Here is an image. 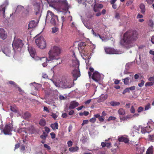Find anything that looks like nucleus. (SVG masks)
Segmentation results:
<instances>
[{"instance_id":"obj_1","label":"nucleus","mask_w":154,"mask_h":154,"mask_svg":"<svg viewBox=\"0 0 154 154\" xmlns=\"http://www.w3.org/2000/svg\"><path fill=\"white\" fill-rule=\"evenodd\" d=\"M139 34L136 30L130 29L126 32L123 35L120 41L121 45L125 46H131L138 39Z\"/></svg>"},{"instance_id":"obj_2","label":"nucleus","mask_w":154,"mask_h":154,"mask_svg":"<svg viewBox=\"0 0 154 154\" xmlns=\"http://www.w3.org/2000/svg\"><path fill=\"white\" fill-rule=\"evenodd\" d=\"M79 50L82 57L84 59H86L89 55L88 51L89 46L86 42H81L78 44Z\"/></svg>"},{"instance_id":"obj_3","label":"nucleus","mask_w":154,"mask_h":154,"mask_svg":"<svg viewBox=\"0 0 154 154\" xmlns=\"http://www.w3.org/2000/svg\"><path fill=\"white\" fill-rule=\"evenodd\" d=\"M61 51V49L58 47L54 46L51 48L48 53L49 58L50 60L60 59L59 55Z\"/></svg>"},{"instance_id":"obj_4","label":"nucleus","mask_w":154,"mask_h":154,"mask_svg":"<svg viewBox=\"0 0 154 154\" xmlns=\"http://www.w3.org/2000/svg\"><path fill=\"white\" fill-rule=\"evenodd\" d=\"M50 19V23L53 25L57 26L60 25L58 16L54 15L51 11L48 10L47 11L46 20H49Z\"/></svg>"},{"instance_id":"obj_5","label":"nucleus","mask_w":154,"mask_h":154,"mask_svg":"<svg viewBox=\"0 0 154 154\" xmlns=\"http://www.w3.org/2000/svg\"><path fill=\"white\" fill-rule=\"evenodd\" d=\"M35 40L36 45L40 49H43L46 47V41L43 36H40L36 38Z\"/></svg>"},{"instance_id":"obj_6","label":"nucleus","mask_w":154,"mask_h":154,"mask_svg":"<svg viewBox=\"0 0 154 154\" xmlns=\"http://www.w3.org/2000/svg\"><path fill=\"white\" fill-rule=\"evenodd\" d=\"M60 83L62 87L64 88H70L72 86L71 79H69L67 77L63 78Z\"/></svg>"},{"instance_id":"obj_7","label":"nucleus","mask_w":154,"mask_h":154,"mask_svg":"<svg viewBox=\"0 0 154 154\" xmlns=\"http://www.w3.org/2000/svg\"><path fill=\"white\" fill-rule=\"evenodd\" d=\"M59 6L58 8L65 11H67L69 8V4L66 0H60L59 1Z\"/></svg>"},{"instance_id":"obj_8","label":"nucleus","mask_w":154,"mask_h":154,"mask_svg":"<svg viewBox=\"0 0 154 154\" xmlns=\"http://www.w3.org/2000/svg\"><path fill=\"white\" fill-rule=\"evenodd\" d=\"M13 124L12 123L6 124L3 129L2 131L5 135H11L13 130Z\"/></svg>"},{"instance_id":"obj_9","label":"nucleus","mask_w":154,"mask_h":154,"mask_svg":"<svg viewBox=\"0 0 154 154\" xmlns=\"http://www.w3.org/2000/svg\"><path fill=\"white\" fill-rule=\"evenodd\" d=\"M22 40L19 39H17L14 40L12 44V47L14 49L21 48L23 46Z\"/></svg>"},{"instance_id":"obj_10","label":"nucleus","mask_w":154,"mask_h":154,"mask_svg":"<svg viewBox=\"0 0 154 154\" xmlns=\"http://www.w3.org/2000/svg\"><path fill=\"white\" fill-rule=\"evenodd\" d=\"M72 76L74 78V81H75L80 76V72L79 69H74L72 72Z\"/></svg>"},{"instance_id":"obj_11","label":"nucleus","mask_w":154,"mask_h":154,"mask_svg":"<svg viewBox=\"0 0 154 154\" xmlns=\"http://www.w3.org/2000/svg\"><path fill=\"white\" fill-rule=\"evenodd\" d=\"M105 50L107 54H119V52L113 48H105Z\"/></svg>"},{"instance_id":"obj_12","label":"nucleus","mask_w":154,"mask_h":154,"mask_svg":"<svg viewBox=\"0 0 154 154\" xmlns=\"http://www.w3.org/2000/svg\"><path fill=\"white\" fill-rule=\"evenodd\" d=\"M92 79L96 82H98L100 79V75L98 72H94L92 76Z\"/></svg>"},{"instance_id":"obj_13","label":"nucleus","mask_w":154,"mask_h":154,"mask_svg":"<svg viewBox=\"0 0 154 154\" xmlns=\"http://www.w3.org/2000/svg\"><path fill=\"white\" fill-rule=\"evenodd\" d=\"M28 50L31 56L33 58L35 57L36 51L35 49L31 46L28 47Z\"/></svg>"},{"instance_id":"obj_14","label":"nucleus","mask_w":154,"mask_h":154,"mask_svg":"<svg viewBox=\"0 0 154 154\" xmlns=\"http://www.w3.org/2000/svg\"><path fill=\"white\" fill-rule=\"evenodd\" d=\"M79 105V103L75 101H71L69 104L68 109L70 110L74 109Z\"/></svg>"},{"instance_id":"obj_15","label":"nucleus","mask_w":154,"mask_h":154,"mask_svg":"<svg viewBox=\"0 0 154 154\" xmlns=\"http://www.w3.org/2000/svg\"><path fill=\"white\" fill-rule=\"evenodd\" d=\"M7 37V33H6L5 30L2 28L0 29V38L3 39H5Z\"/></svg>"},{"instance_id":"obj_16","label":"nucleus","mask_w":154,"mask_h":154,"mask_svg":"<svg viewBox=\"0 0 154 154\" xmlns=\"http://www.w3.org/2000/svg\"><path fill=\"white\" fill-rule=\"evenodd\" d=\"M152 128L150 126H147L142 128H141V132L143 134H145L146 133H149L152 131Z\"/></svg>"},{"instance_id":"obj_17","label":"nucleus","mask_w":154,"mask_h":154,"mask_svg":"<svg viewBox=\"0 0 154 154\" xmlns=\"http://www.w3.org/2000/svg\"><path fill=\"white\" fill-rule=\"evenodd\" d=\"M72 66L75 68L74 69H78L79 66V62L77 59H75L72 61Z\"/></svg>"},{"instance_id":"obj_18","label":"nucleus","mask_w":154,"mask_h":154,"mask_svg":"<svg viewBox=\"0 0 154 154\" xmlns=\"http://www.w3.org/2000/svg\"><path fill=\"white\" fill-rule=\"evenodd\" d=\"M3 52L6 55L9 56L11 54V50L8 48H5L2 50Z\"/></svg>"},{"instance_id":"obj_19","label":"nucleus","mask_w":154,"mask_h":154,"mask_svg":"<svg viewBox=\"0 0 154 154\" xmlns=\"http://www.w3.org/2000/svg\"><path fill=\"white\" fill-rule=\"evenodd\" d=\"M118 140L120 142H124L126 143H128L129 141L128 138L123 137H119Z\"/></svg>"},{"instance_id":"obj_20","label":"nucleus","mask_w":154,"mask_h":154,"mask_svg":"<svg viewBox=\"0 0 154 154\" xmlns=\"http://www.w3.org/2000/svg\"><path fill=\"white\" fill-rule=\"evenodd\" d=\"M36 24L35 21L34 20H32L30 22L28 25L29 28L32 29L35 27V26Z\"/></svg>"},{"instance_id":"obj_21","label":"nucleus","mask_w":154,"mask_h":154,"mask_svg":"<svg viewBox=\"0 0 154 154\" xmlns=\"http://www.w3.org/2000/svg\"><path fill=\"white\" fill-rule=\"evenodd\" d=\"M24 8L21 5H19L17 6L16 12L17 13L22 12L23 11Z\"/></svg>"},{"instance_id":"obj_22","label":"nucleus","mask_w":154,"mask_h":154,"mask_svg":"<svg viewBox=\"0 0 154 154\" xmlns=\"http://www.w3.org/2000/svg\"><path fill=\"white\" fill-rule=\"evenodd\" d=\"M153 147L152 146L149 147L147 149L146 154H153Z\"/></svg>"},{"instance_id":"obj_23","label":"nucleus","mask_w":154,"mask_h":154,"mask_svg":"<svg viewBox=\"0 0 154 154\" xmlns=\"http://www.w3.org/2000/svg\"><path fill=\"white\" fill-rule=\"evenodd\" d=\"M140 8L141 9V12L143 14H145L146 9L145 6L143 4H141L140 6Z\"/></svg>"},{"instance_id":"obj_24","label":"nucleus","mask_w":154,"mask_h":154,"mask_svg":"<svg viewBox=\"0 0 154 154\" xmlns=\"http://www.w3.org/2000/svg\"><path fill=\"white\" fill-rule=\"evenodd\" d=\"M29 15V12L27 10L23 11L21 13V17L23 18H25Z\"/></svg>"},{"instance_id":"obj_25","label":"nucleus","mask_w":154,"mask_h":154,"mask_svg":"<svg viewBox=\"0 0 154 154\" xmlns=\"http://www.w3.org/2000/svg\"><path fill=\"white\" fill-rule=\"evenodd\" d=\"M125 110L122 108L119 109L118 111L119 114L122 116H124L125 115Z\"/></svg>"},{"instance_id":"obj_26","label":"nucleus","mask_w":154,"mask_h":154,"mask_svg":"<svg viewBox=\"0 0 154 154\" xmlns=\"http://www.w3.org/2000/svg\"><path fill=\"white\" fill-rule=\"evenodd\" d=\"M51 127L53 130L58 129V125L57 122H55L54 124H52L51 125Z\"/></svg>"},{"instance_id":"obj_27","label":"nucleus","mask_w":154,"mask_h":154,"mask_svg":"<svg viewBox=\"0 0 154 154\" xmlns=\"http://www.w3.org/2000/svg\"><path fill=\"white\" fill-rule=\"evenodd\" d=\"M79 149L78 147L76 146L75 147H71L69 148V150L72 152L77 151Z\"/></svg>"},{"instance_id":"obj_28","label":"nucleus","mask_w":154,"mask_h":154,"mask_svg":"<svg viewBox=\"0 0 154 154\" xmlns=\"http://www.w3.org/2000/svg\"><path fill=\"white\" fill-rule=\"evenodd\" d=\"M110 105L112 106H116L119 105L120 103L119 102L112 101L110 102Z\"/></svg>"},{"instance_id":"obj_29","label":"nucleus","mask_w":154,"mask_h":154,"mask_svg":"<svg viewBox=\"0 0 154 154\" xmlns=\"http://www.w3.org/2000/svg\"><path fill=\"white\" fill-rule=\"evenodd\" d=\"M39 124L42 126H45L46 125V122L44 119L42 118L40 120Z\"/></svg>"},{"instance_id":"obj_30","label":"nucleus","mask_w":154,"mask_h":154,"mask_svg":"<svg viewBox=\"0 0 154 154\" xmlns=\"http://www.w3.org/2000/svg\"><path fill=\"white\" fill-rule=\"evenodd\" d=\"M30 116V113L27 112H26L23 115V117L25 119H28Z\"/></svg>"},{"instance_id":"obj_31","label":"nucleus","mask_w":154,"mask_h":154,"mask_svg":"<svg viewBox=\"0 0 154 154\" xmlns=\"http://www.w3.org/2000/svg\"><path fill=\"white\" fill-rule=\"evenodd\" d=\"M42 59H44L45 60H46V62H44L42 63V66L44 67H45L46 66H47V61H51V60H50V59H49V60H48L47 59V58L46 57H43L42 58Z\"/></svg>"},{"instance_id":"obj_32","label":"nucleus","mask_w":154,"mask_h":154,"mask_svg":"<svg viewBox=\"0 0 154 154\" xmlns=\"http://www.w3.org/2000/svg\"><path fill=\"white\" fill-rule=\"evenodd\" d=\"M52 33H55L58 32L59 29L56 27H54L52 28Z\"/></svg>"},{"instance_id":"obj_33","label":"nucleus","mask_w":154,"mask_h":154,"mask_svg":"<svg viewBox=\"0 0 154 154\" xmlns=\"http://www.w3.org/2000/svg\"><path fill=\"white\" fill-rule=\"evenodd\" d=\"M124 80V84L125 85H127L128 84L129 81V79L128 77H127L125 78L124 79H123Z\"/></svg>"},{"instance_id":"obj_34","label":"nucleus","mask_w":154,"mask_h":154,"mask_svg":"<svg viewBox=\"0 0 154 154\" xmlns=\"http://www.w3.org/2000/svg\"><path fill=\"white\" fill-rule=\"evenodd\" d=\"M148 25L151 27H152L154 25V23L152 20H149L148 22Z\"/></svg>"},{"instance_id":"obj_35","label":"nucleus","mask_w":154,"mask_h":154,"mask_svg":"<svg viewBox=\"0 0 154 154\" xmlns=\"http://www.w3.org/2000/svg\"><path fill=\"white\" fill-rule=\"evenodd\" d=\"M47 135L46 134L45 132H44L43 133V134L40 136V137L42 139L45 140L47 137Z\"/></svg>"},{"instance_id":"obj_36","label":"nucleus","mask_w":154,"mask_h":154,"mask_svg":"<svg viewBox=\"0 0 154 154\" xmlns=\"http://www.w3.org/2000/svg\"><path fill=\"white\" fill-rule=\"evenodd\" d=\"M148 138L150 140L153 141L154 140V135H149L148 136Z\"/></svg>"},{"instance_id":"obj_37","label":"nucleus","mask_w":154,"mask_h":154,"mask_svg":"<svg viewBox=\"0 0 154 154\" xmlns=\"http://www.w3.org/2000/svg\"><path fill=\"white\" fill-rule=\"evenodd\" d=\"M130 92V91L129 89L128 88H125L123 91L122 92V94H125L127 92L129 93Z\"/></svg>"},{"instance_id":"obj_38","label":"nucleus","mask_w":154,"mask_h":154,"mask_svg":"<svg viewBox=\"0 0 154 154\" xmlns=\"http://www.w3.org/2000/svg\"><path fill=\"white\" fill-rule=\"evenodd\" d=\"M116 119V118L114 116H110L107 119L108 121H110L111 120H114Z\"/></svg>"},{"instance_id":"obj_39","label":"nucleus","mask_w":154,"mask_h":154,"mask_svg":"<svg viewBox=\"0 0 154 154\" xmlns=\"http://www.w3.org/2000/svg\"><path fill=\"white\" fill-rule=\"evenodd\" d=\"M145 83V82L143 80L141 81V82L138 84V85L140 87H142L144 85Z\"/></svg>"},{"instance_id":"obj_40","label":"nucleus","mask_w":154,"mask_h":154,"mask_svg":"<svg viewBox=\"0 0 154 154\" xmlns=\"http://www.w3.org/2000/svg\"><path fill=\"white\" fill-rule=\"evenodd\" d=\"M67 144L68 147H70L72 145V142L71 140H69L67 142Z\"/></svg>"},{"instance_id":"obj_41","label":"nucleus","mask_w":154,"mask_h":154,"mask_svg":"<svg viewBox=\"0 0 154 154\" xmlns=\"http://www.w3.org/2000/svg\"><path fill=\"white\" fill-rule=\"evenodd\" d=\"M99 120L100 122H103V121H104V117L102 116H100V117L99 118Z\"/></svg>"},{"instance_id":"obj_42","label":"nucleus","mask_w":154,"mask_h":154,"mask_svg":"<svg viewBox=\"0 0 154 154\" xmlns=\"http://www.w3.org/2000/svg\"><path fill=\"white\" fill-rule=\"evenodd\" d=\"M150 108V104L148 103L147 105L145 106V110H147Z\"/></svg>"},{"instance_id":"obj_43","label":"nucleus","mask_w":154,"mask_h":154,"mask_svg":"<svg viewBox=\"0 0 154 154\" xmlns=\"http://www.w3.org/2000/svg\"><path fill=\"white\" fill-rule=\"evenodd\" d=\"M93 10L94 11L96 12H97L99 11V9L98 8H97L95 5L94 6Z\"/></svg>"},{"instance_id":"obj_44","label":"nucleus","mask_w":154,"mask_h":154,"mask_svg":"<svg viewBox=\"0 0 154 154\" xmlns=\"http://www.w3.org/2000/svg\"><path fill=\"white\" fill-rule=\"evenodd\" d=\"M96 120V119H95L94 117H93V118H92L91 119H90L89 120V121L92 123H94L95 122Z\"/></svg>"},{"instance_id":"obj_45","label":"nucleus","mask_w":154,"mask_h":154,"mask_svg":"<svg viewBox=\"0 0 154 154\" xmlns=\"http://www.w3.org/2000/svg\"><path fill=\"white\" fill-rule=\"evenodd\" d=\"M97 8H98L99 9L102 8H103V6L102 4H99V5H95Z\"/></svg>"},{"instance_id":"obj_46","label":"nucleus","mask_w":154,"mask_h":154,"mask_svg":"<svg viewBox=\"0 0 154 154\" xmlns=\"http://www.w3.org/2000/svg\"><path fill=\"white\" fill-rule=\"evenodd\" d=\"M89 122L88 120H85L83 121V122L82 124V126H83L84 125L87 124Z\"/></svg>"},{"instance_id":"obj_47","label":"nucleus","mask_w":154,"mask_h":154,"mask_svg":"<svg viewBox=\"0 0 154 154\" xmlns=\"http://www.w3.org/2000/svg\"><path fill=\"white\" fill-rule=\"evenodd\" d=\"M146 2L149 5L152 4L154 2V0H146Z\"/></svg>"},{"instance_id":"obj_48","label":"nucleus","mask_w":154,"mask_h":154,"mask_svg":"<svg viewBox=\"0 0 154 154\" xmlns=\"http://www.w3.org/2000/svg\"><path fill=\"white\" fill-rule=\"evenodd\" d=\"M112 5V8L114 9H116L117 7V5L116 3H114L111 4Z\"/></svg>"},{"instance_id":"obj_49","label":"nucleus","mask_w":154,"mask_h":154,"mask_svg":"<svg viewBox=\"0 0 154 154\" xmlns=\"http://www.w3.org/2000/svg\"><path fill=\"white\" fill-rule=\"evenodd\" d=\"M130 112L132 113H134L135 112V110L133 106H132L131 107Z\"/></svg>"},{"instance_id":"obj_50","label":"nucleus","mask_w":154,"mask_h":154,"mask_svg":"<svg viewBox=\"0 0 154 154\" xmlns=\"http://www.w3.org/2000/svg\"><path fill=\"white\" fill-rule=\"evenodd\" d=\"M10 109L13 112H16L17 111L16 109L12 106H10Z\"/></svg>"},{"instance_id":"obj_51","label":"nucleus","mask_w":154,"mask_h":154,"mask_svg":"<svg viewBox=\"0 0 154 154\" xmlns=\"http://www.w3.org/2000/svg\"><path fill=\"white\" fill-rule=\"evenodd\" d=\"M92 32L93 34L94 35H95L96 36H99L100 38H101V36L100 35L98 34H97L95 32H94V30L92 29Z\"/></svg>"},{"instance_id":"obj_52","label":"nucleus","mask_w":154,"mask_h":154,"mask_svg":"<svg viewBox=\"0 0 154 154\" xmlns=\"http://www.w3.org/2000/svg\"><path fill=\"white\" fill-rule=\"evenodd\" d=\"M143 108L141 106H140L138 107V108L137 111L138 112H140L142 111L143 110Z\"/></svg>"},{"instance_id":"obj_53","label":"nucleus","mask_w":154,"mask_h":154,"mask_svg":"<svg viewBox=\"0 0 154 154\" xmlns=\"http://www.w3.org/2000/svg\"><path fill=\"white\" fill-rule=\"evenodd\" d=\"M42 77L44 79H47L48 78L47 75L45 73H43L42 75Z\"/></svg>"},{"instance_id":"obj_54","label":"nucleus","mask_w":154,"mask_h":154,"mask_svg":"<svg viewBox=\"0 0 154 154\" xmlns=\"http://www.w3.org/2000/svg\"><path fill=\"white\" fill-rule=\"evenodd\" d=\"M8 82L9 83V84L12 85L14 86H16V84L14 82L12 81H9Z\"/></svg>"},{"instance_id":"obj_55","label":"nucleus","mask_w":154,"mask_h":154,"mask_svg":"<svg viewBox=\"0 0 154 154\" xmlns=\"http://www.w3.org/2000/svg\"><path fill=\"white\" fill-rule=\"evenodd\" d=\"M129 89V90L130 91L131 90V91H133L135 89H136V87L135 86H131V87H130L129 88H128Z\"/></svg>"},{"instance_id":"obj_56","label":"nucleus","mask_w":154,"mask_h":154,"mask_svg":"<svg viewBox=\"0 0 154 154\" xmlns=\"http://www.w3.org/2000/svg\"><path fill=\"white\" fill-rule=\"evenodd\" d=\"M50 135L52 139H54L55 137V134L54 132L51 133H50Z\"/></svg>"},{"instance_id":"obj_57","label":"nucleus","mask_w":154,"mask_h":154,"mask_svg":"<svg viewBox=\"0 0 154 154\" xmlns=\"http://www.w3.org/2000/svg\"><path fill=\"white\" fill-rule=\"evenodd\" d=\"M44 146L45 148L47 149L48 150H50L51 149L50 147L46 144H44Z\"/></svg>"},{"instance_id":"obj_58","label":"nucleus","mask_w":154,"mask_h":154,"mask_svg":"<svg viewBox=\"0 0 154 154\" xmlns=\"http://www.w3.org/2000/svg\"><path fill=\"white\" fill-rule=\"evenodd\" d=\"M45 131L47 133H49L50 131V129L47 127H45Z\"/></svg>"},{"instance_id":"obj_59","label":"nucleus","mask_w":154,"mask_h":154,"mask_svg":"<svg viewBox=\"0 0 154 154\" xmlns=\"http://www.w3.org/2000/svg\"><path fill=\"white\" fill-rule=\"evenodd\" d=\"M119 118H120V120L121 121H121H124L126 120V119L125 118V116H124L122 117H121L120 116Z\"/></svg>"},{"instance_id":"obj_60","label":"nucleus","mask_w":154,"mask_h":154,"mask_svg":"<svg viewBox=\"0 0 154 154\" xmlns=\"http://www.w3.org/2000/svg\"><path fill=\"white\" fill-rule=\"evenodd\" d=\"M74 113V111L73 110H70L69 112V115H72Z\"/></svg>"},{"instance_id":"obj_61","label":"nucleus","mask_w":154,"mask_h":154,"mask_svg":"<svg viewBox=\"0 0 154 154\" xmlns=\"http://www.w3.org/2000/svg\"><path fill=\"white\" fill-rule=\"evenodd\" d=\"M143 16L142 14H138L137 17V18H143Z\"/></svg>"},{"instance_id":"obj_62","label":"nucleus","mask_w":154,"mask_h":154,"mask_svg":"<svg viewBox=\"0 0 154 154\" xmlns=\"http://www.w3.org/2000/svg\"><path fill=\"white\" fill-rule=\"evenodd\" d=\"M106 142H102L101 143V145L102 147H104L106 146Z\"/></svg>"},{"instance_id":"obj_63","label":"nucleus","mask_w":154,"mask_h":154,"mask_svg":"<svg viewBox=\"0 0 154 154\" xmlns=\"http://www.w3.org/2000/svg\"><path fill=\"white\" fill-rule=\"evenodd\" d=\"M67 116V115L66 113H63L62 114V117L63 118H66Z\"/></svg>"},{"instance_id":"obj_64","label":"nucleus","mask_w":154,"mask_h":154,"mask_svg":"<svg viewBox=\"0 0 154 154\" xmlns=\"http://www.w3.org/2000/svg\"><path fill=\"white\" fill-rule=\"evenodd\" d=\"M120 81V80H119L118 79H116L114 81V83L116 85H118Z\"/></svg>"}]
</instances>
